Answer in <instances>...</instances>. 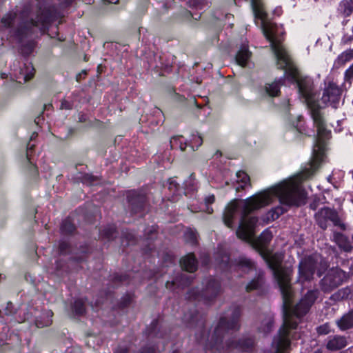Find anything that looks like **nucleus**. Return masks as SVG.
Returning <instances> with one entry per match:
<instances>
[{
    "instance_id": "nucleus-1",
    "label": "nucleus",
    "mask_w": 353,
    "mask_h": 353,
    "mask_svg": "<svg viewBox=\"0 0 353 353\" xmlns=\"http://www.w3.org/2000/svg\"><path fill=\"white\" fill-rule=\"evenodd\" d=\"M263 32L270 43L271 48L276 59L279 69L284 70L283 76L271 83H266L265 91L270 97H276L280 92V88L284 84L285 76L290 72L292 81L296 83L299 94L305 99L310 110L314 125L316 128L312 157L308 172L310 175L315 172L323 161L326 150L327 141L331 137V130L327 129L323 108L319 102L313 99V81L309 77H303L293 68L291 59L281 44V39L278 36L277 28L273 25L263 26Z\"/></svg>"
},
{
    "instance_id": "nucleus-2",
    "label": "nucleus",
    "mask_w": 353,
    "mask_h": 353,
    "mask_svg": "<svg viewBox=\"0 0 353 353\" xmlns=\"http://www.w3.org/2000/svg\"><path fill=\"white\" fill-rule=\"evenodd\" d=\"M279 199L281 205L272 208L267 213L268 221L279 219L292 206H301L305 203L307 193L294 181H284L271 188L256 193L243 200H234L227 205L223 213V221L229 228H233L235 214H240V220L236 234L238 238L250 241L254 235L258 222L255 216L248 215L272 202L273 197Z\"/></svg>"
},
{
    "instance_id": "nucleus-3",
    "label": "nucleus",
    "mask_w": 353,
    "mask_h": 353,
    "mask_svg": "<svg viewBox=\"0 0 353 353\" xmlns=\"http://www.w3.org/2000/svg\"><path fill=\"white\" fill-rule=\"evenodd\" d=\"M274 276L279 285L282 299L283 323L276 335L274 336L272 345L275 353H284L290 346L291 339H296V330L301 319L310 310L319 296V290L311 289L302 296L299 303L292 306L294 291L291 283L293 270L292 267L270 264Z\"/></svg>"
},
{
    "instance_id": "nucleus-4",
    "label": "nucleus",
    "mask_w": 353,
    "mask_h": 353,
    "mask_svg": "<svg viewBox=\"0 0 353 353\" xmlns=\"http://www.w3.org/2000/svg\"><path fill=\"white\" fill-rule=\"evenodd\" d=\"M241 307L232 305L229 307L219 319L214 332L209 339V333L204 327V321L200 320L196 326L199 331L195 333L197 341L200 343L205 342L204 350L215 353L229 349H236L241 352H251L254 347V341L251 337H243L234 340L230 332H237L241 328L240 319Z\"/></svg>"
},
{
    "instance_id": "nucleus-5",
    "label": "nucleus",
    "mask_w": 353,
    "mask_h": 353,
    "mask_svg": "<svg viewBox=\"0 0 353 353\" xmlns=\"http://www.w3.org/2000/svg\"><path fill=\"white\" fill-rule=\"evenodd\" d=\"M53 18L49 14L48 11L43 10L41 16L37 17V20L30 17L29 8H26L18 14L17 12L10 11L6 14L0 21V30L11 28L15 23L18 27L14 34L20 40L28 36L32 32L34 27H37L41 32H45L48 25Z\"/></svg>"
},
{
    "instance_id": "nucleus-6",
    "label": "nucleus",
    "mask_w": 353,
    "mask_h": 353,
    "mask_svg": "<svg viewBox=\"0 0 353 353\" xmlns=\"http://www.w3.org/2000/svg\"><path fill=\"white\" fill-rule=\"evenodd\" d=\"M221 290V285L219 280L209 276L203 280L201 290L193 288L189 290L187 293V299L208 303L215 299L220 294Z\"/></svg>"
},
{
    "instance_id": "nucleus-7",
    "label": "nucleus",
    "mask_w": 353,
    "mask_h": 353,
    "mask_svg": "<svg viewBox=\"0 0 353 353\" xmlns=\"http://www.w3.org/2000/svg\"><path fill=\"white\" fill-rule=\"evenodd\" d=\"M347 279V273L339 268L330 269L319 281V288L324 293H330Z\"/></svg>"
},
{
    "instance_id": "nucleus-8",
    "label": "nucleus",
    "mask_w": 353,
    "mask_h": 353,
    "mask_svg": "<svg viewBox=\"0 0 353 353\" xmlns=\"http://www.w3.org/2000/svg\"><path fill=\"white\" fill-rule=\"evenodd\" d=\"M314 217L316 223L323 230L327 229L329 221L343 230L346 229L345 225L341 222L338 212L328 207L322 208L315 214Z\"/></svg>"
},
{
    "instance_id": "nucleus-9",
    "label": "nucleus",
    "mask_w": 353,
    "mask_h": 353,
    "mask_svg": "<svg viewBox=\"0 0 353 353\" xmlns=\"http://www.w3.org/2000/svg\"><path fill=\"white\" fill-rule=\"evenodd\" d=\"M343 88L339 87L333 81L325 82L321 101L325 105H330L333 108H337L342 94Z\"/></svg>"
},
{
    "instance_id": "nucleus-10",
    "label": "nucleus",
    "mask_w": 353,
    "mask_h": 353,
    "mask_svg": "<svg viewBox=\"0 0 353 353\" xmlns=\"http://www.w3.org/2000/svg\"><path fill=\"white\" fill-rule=\"evenodd\" d=\"M317 267V261L312 256L303 258L298 267V280L300 282L310 281L313 279Z\"/></svg>"
},
{
    "instance_id": "nucleus-11",
    "label": "nucleus",
    "mask_w": 353,
    "mask_h": 353,
    "mask_svg": "<svg viewBox=\"0 0 353 353\" xmlns=\"http://www.w3.org/2000/svg\"><path fill=\"white\" fill-rule=\"evenodd\" d=\"M232 266L238 271H241L243 273L248 274L251 271L255 270L256 263L250 258L245 256L241 255L234 259L232 262Z\"/></svg>"
},
{
    "instance_id": "nucleus-12",
    "label": "nucleus",
    "mask_w": 353,
    "mask_h": 353,
    "mask_svg": "<svg viewBox=\"0 0 353 353\" xmlns=\"http://www.w3.org/2000/svg\"><path fill=\"white\" fill-rule=\"evenodd\" d=\"M325 347L331 352L342 350L347 345V338L344 336H329L325 341Z\"/></svg>"
},
{
    "instance_id": "nucleus-13",
    "label": "nucleus",
    "mask_w": 353,
    "mask_h": 353,
    "mask_svg": "<svg viewBox=\"0 0 353 353\" xmlns=\"http://www.w3.org/2000/svg\"><path fill=\"white\" fill-rule=\"evenodd\" d=\"M266 283L265 272L262 270L256 271L255 276L245 286L247 292L254 290H261L263 289Z\"/></svg>"
},
{
    "instance_id": "nucleus-14",
    "label": "nucleus",
    "mask_w": 353,
    "mask_h": 353,
    "mask_svg": "<svg viewBox=\"0 0 353 353\" xmlns=\"http://www.w3.org/2000/svg\"><path fill=\"white\" fill-rule=\"evenodd\" d=\"M183 270L189 273L194 272L198 268V261L193 253H189L183 256L179 261Z\"/></svg>"
},
{
    "instance_id": "nucleus-15",
    "label": "nucleus",
    "mask_w": 353,
    "mask_h": 353,
    "mask_svg": "<svg viewBox=\"0 0 353 353\" xmlns=\"http://www.w3.org/2000/svg\"><path fill=\"white\" fill-rule=\"evenodd\" d=\"M34 75V68L31 63H26L20 68L18 74L15 77L17 81L20 83H26L30 80Z\"/></svg>"
},
{
    "instance_id": "nucleus-16",
    "label": "nucleus",
    "mask_w": 353,
    "mask_h": 353,
    "mask_svg": "<svg viewBox=\"0 0 353 353\" xmlns=\"http://www.w3.org/2000/svg\"><path fill=\"white\" fill-rule=\"evenodd\" d=\"M353 298V285L346 286L338 290L330 296V300L339 302Z\"/></svg>"
},
{
    "instance_id": "nucleus-17",
    "label": "nucleus",
    "mask_w": 353,
    "mask_h": 353,
    "mask_svg": "<svg viewBox=\"0 0 353 353\" xmlns=\"http://www.w3.org/2000/svg\"><path fill=\"white\" fill-rule=\"evenodd\" d=\"M333 239L334 241L341 250L345 252H352L353 246L352 245V243L347 236L343 233L334 232L333 233Z\"/></svg>"
},
{
    "instance_id": "nucleus-18",
    "label": "nucleus",
    "mask_w": 353,
    "mask_h": 353,
    "mask_svg": "<svg viewBox=\"0 0 353 353\" xmlns=\"http://www.w3.org/2000/svg\"><path fill=\"white\" fill-rule=\"evenodd\" d=\"M251 55L252 52L249 50L248 46L243 44L235 56L236 62L241 67H246Z\"/></svg>"
},
{
    "instance_id": "nucleus-19",
    "label": "nucleus",
    "mask_w": 353,
    "mask_h": 353,
    "mask_svg": "<svg viewBox=\"0 0 353 353\" xmlns=\"http://www.w3.org/2000/svg\"><path fill=\"white\" fill-rule=\"evenodd\" d=\"M129 203L136 212L143 206L145 199V196L138 193L137 191H130L128 195Z\"/></svg>"
},
{
    "instance_id": "nucleus-20",
    "label": "nucleus",
    "mask_w": 353,
    "mask_h": 353,
    "mask_svg": "<svg viewBox=\"0 0 353 353\" xmlns=\"http://www.w3.org/2000/svg\"><path fill=\"white\" fill-rule=\"evenodd\" d=\"M336 323L341 331H345L353 327V310L344 314L336 320Z\"/></svg>"
},
{
    "instance_id": "nucleus-21",
    "label": "nucleus",
    "mask_w": 353,
    "mask_h": 353,
    "mask_svg": "<svg viewBox=\"0 0 353 353\" xmlns=\"http://www.w3.org/2000/svg\"><path fill=\"white\" fill-rule=\"evenodd\" d=\"M274 316L271 314H266L261 319L260 325L257 329L259 332L267 334L272 332L274 327Z\"/></svg>"
},
{
    "instance_id": "nucleus-22",
    "label": "nucleus",
    "mask_w": 353,
    "mask_h": 353,
    "mask_svg": "<svg viewBox=\"0 0 353 353\" xmlns=\"http://www.w3.org/2000/svg\"><path fill=\"white\" fill-rule=\"evenodd\" d=\"M272 234L268 229L265 230L256 240V246L260 249H265L272 239Z\"/></svg>"
},
{
    "instance_id": "nucleus-23",
    "label": "nucleus",
    "mask_w": 353,
    "mask_h": 353,
    "mask_svg": "<svg viewBox=\"0 0 353 353\" xmlns=\"http://www.w3.org/2000/svg\"><path fill=\"white\" fill-rule=\"evenodd\" d=\"M53 312L51 310L44 311L39 317L36 319V325L38 327H43L49 326L51 325L52 320Z\"/></svg>"
},
{
    "instance_id": "nucleus-24",
    "label": "nucleus",
    "mask_w": 353,
    "mask_h": 353,
    "mask_svg": "<svg viewBox=\"0 0 353 353\" xmlns=\"http://www.w3.org/2000/svg\"><path fill=\"white\" fill-rule=\"evenodd\" d=\"M338 12L343 17H349L353 13V0H343L340 2Z\"/></svg>"
},
{
    "instance_id": "nucleus-25",
    "label": "nucleus",
    "mask_w": 353,
    "mask_h": 353,
    "mask_svg": "<svg viewBox=\"0 0 353 353\" xmlns=\"http://www.w3.org/2000/svg\"><path fill=\"white\" fill-rule=\"evenodd\" d=\"M353 59V49H348L338 56L334 61L336 68H339Z\"/></svg>"
},
{
    "instance_id": "nucleus-26",
    "label": "nucleus",
    "mask_w": 353,
    "mask_h": 353,
    "mask_svg": "<svg viewBox=\"0 0 353 353\" xmlns=\"http://www.w3.org/2000/svg\"><path fill=\"white\" fill-rule=\"evenodd\" d=\"M236 176L237 178V182L240 183L237 187H236V190L239 192L241 190H243L244 187L250 183V176L246 172L242 170L238 171Z\"/></svg>"
},
{
    "instance_id": "nucleus-27",
    "label": "nucleus",
    "mask_w": 353,
    "mask_h": 353,
    "mask_svg": "<svg viewBox=\"0 0 353 353\" xmlns=\"http://www.w3.org/2000/svg\"><path fill=\"white\" fill-rule=\"evenodd\" d=\"M353 82V63L344 72V81L342 84L343 90L349 89Z\"/></svg>"
},
{
    "instance_id": "nucleus-28",
    "label": "nucleus",
    "mask_w": 353,
    "mask_h": 353,
    "mask_svg": "<svg viewBox=\"0 0 353 353\" xmlns=\"http://www.w3.org/2000/svg\"><path fill=\"white\" fill-rule=\"evenodd\" d=\"M194 277L187 273L178 274V288L179 286H187L192 283Z\"/></svg>"
},
{
    "instance_id": "nucleus-29",
    "label": "nucleus",
    "mask_w": 353,
    "mask_h": 353,
    "mask_svg": "<svg viewBox=\"0 0 353 353\" xmlns=\"http://www.w3.org/2000/svg\"><path fill=\"white\" fill-rule=\"evenodd\" d=\"M184 241L191 245H195L197 242L196 233L191 229H187L183 234Z\"/></svg>"
},
{
    "instance_id": "nucleus-30",
    "label": "nucleus",
    "mask_w": 353,
    "mask_h": 353,
    "mask_svg": "<svg viewBox=\"0 0 353 353\" xmlns=\"http://www.w3.org/2000/svg\"><path fill=\"white\" fill-rule=\"evenodd\" d=\"M74 311L76 314L81 315L85 311V305L82 299H77L74 303Z\"/></svg>"
},
{
    "instance_id": "nucleus-31",
    "label": "nucleus",
    "mask_w": 353,
    "mask_h": 353,
    "mask_svg": "<svg viewBox=\"0 0 353 353\" xmlns=\"http://www.w3.org/2000/svg\"><path fill=\"white\" fill-rule=\"evenodd\" d=\"M61 230L64 233L70 234L74 230V226L70 220L65 219L61 224Z\"/></svg>"
},
{
    "instance_id": "nucleus-32",
    "label": "nucleus",
    "mask_w": 353,
    "mask_h": 353,
    "mask_svg": "<svg viewBox=\"0 0 353 353\" xmlns=\"http://www.w3.org/2000/svg\"><path fill=\"white\" fill-rule=\"evenodd\" d=\"M316 330L319 335H326L331 332V328L330 324L325 323L316 327Z\"/></svg>"
},
{
    "instance_id": "nucleus-33",
    "label": "nucleus",
    "mask_w": 353,
    "mask_h": 353,
    "mask_svg": "<svg viewBox=\"0 0 353 353\" xmlns=\"http://www.w3.org/2000/svg\"><path fill=\"white\" fill-rule=\"evenodd\" d=\"M115 232L116 230L114 227L108 226V228L103 230V231L101 232V236L108 239H111L114 238Z\"/></svg>"
},
{
    "instance_id": "nucleus-34",
    "label": "nucleus",
    "mask_w": 353,
    "mask_h": 353,
    "mask_svg": "<svg viewBox=\"0 0 353 353\" xmlns=\"http://www.w3.org/2000/svg\"><path fill=\"white\" fill-rule=\"evenodd\" d=\"M215 201V197L214 194L208 195L205 198V203L206 205V211L208 214H212L213 212V209L211 207H209V205L213 203Z\"/></svg>"
},
{
    "instance_id": "nucleus-35",
    "label": "nucleus",
    "mask_w": 353,
    "mask_h": 353,
    "mask_svg": "<svg viewBox=\"0 0 353 353\" xmlns=\"http://www.w3.org/2000/svg\"><path fill=\"white\" fill-rule=\"evenodd\" d=\"M192 143L194 145H190V150L194 151L199 148V146H201L203 143V139L201 136H196L193 138V142Z\"/></svg>"
},
{
    "instance_id": "nucleus-36",
    "label": "nucleus",
    "mask_w": 353,
    "mask_h": 353,
    "mask_svg": "<svg viewBox=\"0 0 353 353\" xmlns=\"http://www.w3.org/2000/svg\"><path fill=\"white\" fill-rule=\"evenodd\" d=\"M34 48V43L29 41L26 46L21 48V52L24 54H29Z\"/></svg>"
},
{
    "instance_id": "nucleus-37",
    "label": "nucleus",
    "mask_w": 353,
    "mask_h": 353,
    "mask_svg": "<svg viewBox=\"0 0 353 353\" xmlns=\"http://www.w3.org/2000/svg\"><path fill=\"white\" fill-rule=\"evenodd\" d=\"M94 181L95 178L90 174H85L83 176V182L88 183V185H94Z\"/></svg>"
},
{
    "instance_id": "nucleus-38",
    "label": "nucleus",
    "mask_w": 353,
    "mask_h": 353,
    "mask_svg": "<svg viewBox=\"0 0 353 353\" xmlns=\"http://www.w3.org/2000/svg\"><path fill=\"white\" fill-rule=\"evenodd\" d=\"M351 30H352L351 34H348L347 33V34H345L344 36L343 37L342 41L344 43H347L353 41V27L351 28Z\"/></svg>"
},
{
    "instance_id": "nucleus-39",
    "label": "nucleus",
    "mask_w": 353,
    "mask_h": 353,
    "mask_svg": "<svg viewBox=\"0 0 353 353\" xmlns=\"http://www.w3.org/2000/svg\"><path fill=\"white\" fill-rule=\"evenodd\" d=\"M72 105L69 101H68L66 100H64L61 102V109L70 110L72 108Z\"/></svg>"
},
{
    "instance_id": "nucleus-40",
    "label": "nucleus",
    "mask_w": 353,
    "mask_h": 353,
    "mask_svg": "<svg viewBox=\"0 0 353 353\" xmlns=\"http://www.w3.org/2000/svg\"><path fill=\"white\" fill-rule=\"evenodd\" d=\"M33 145H30V144H28V150H27V154H26V157H27V159L28 161H30V152L33 149Z\"/></svg>"
},
{
    "instance_id": "nucleus-41",
    "label": "nucleus",
    "mask_w": 353,
    "mask_h": 353,
    "mask_svg": "<svg viewBox=\"0 0 353 353\" xmlns=\"http://www.w3.org/2000/svg\"><path fill=\"white\" fill-rule=\"evenodd\" d=\"M222 261H223V263H224V266H225V268H227V267L228 266V264H229L230 257H229L228 255H225V256L223 258Z\"/></svg>"
},
{
    "instance_id": "nucleus-42",
    "label": "nucleus",
    "mask_w": 353,
    "mask_h": 353,
    "mask_svg": "<svg viewBox=\"0 0 353 353\" xmlns=\"http://www.w3.org/2000/svg\"><path fill=\"white\" fill-rule=\"evenodd\" d=\"M68 247V244L66 243H61L60 244V250L61 252H63L65 250V249L67 248Z\"/></svg>"
},
{
    "instance_id": "nucleus-43",
    "label": "nucleus",
    "mask_w": 353,
    "mask_h": 353,
    "mask_svg": "<svg viewBox=\"0 0 353 353\" xmlns=\"http://www.w3.org/2000/svg\"><path fill=\"white\" fill-rule=\"evenodd\" d=\"M154 348L150 347V348L143 350L141 353H154Z\"/></svg>"
},
{
    "instance_id": "nucleus-44",
    "label": "nucleus",
    "mask_w": 353,
    "mask_h": 353,
    "mask_svg": "<svg viewBox=\"0 0 353 353\" xmlns=\"http://www.w3.org/2000/svg\"><path fill=\"white\" fill-rule=\"evenodd\" d=\"M310 206L311 209L315 210L318 206V203L316 201H314L312 203H311Z\"/></svg>"
},
{
    "instance_id": "nucleus-45",
    "label": "nucleus",
    "mask_w": 353,
    "mask_h": 353,
    "mask_svg": "<svg viewBox=\"0 0 353 353\" xmlns=\"http://www.w3.org/2000/svg\"><path fill=\"white\" fill-rule=\"evenodd\" d=\"M177 99H178V102H179V101H183V100L185 99V97H183V96H181V95H179V94H178Z\"/></svg>"
},
{
    "instance_id": "nucleus-46",
    "label": "nucleus",
    "mask_w": 353,
    "mask_h": 353,
    "mask_svg": "<svg viewBox=\"0 0 353 353\" xmlns=\"http://www.w3.org/2000/svg\"><path fill=\"white\" fill-rule=\"evenodd\" d=\"M296 130H297V131H299V132H300V133H301V134H306V133H305V130H301V129H298V128H296Z\"/></svg>"
},
{
    "instance_id": "nucleus-47",
    "label": "nucleus",
    "mask_w": 353,
    "mask_h": 353,
    "mask_svg": "<svg viewBox=\"0 0 353 353\" xmlns=\"http://www.w3.org/2000/svg\"><path fill=\"white\" fill-rule=\"evenodd\" d=\"M189 183H190V185H191V187L189 188V190H190V191H192V190H194V187H193V185H192V181L190 180V181H189Z\"/></svg>"
},
{
    "instance_id": "nucleus-48",
    "label": "nucleus",
    "mask_w": 353,
    "mask_h": 353,
    "mask_svg": "<svg viewBox=\"0 0 353 353\" xmlns=\"http://www.w3.org/2000/svg\"><path fill=\"white\" fill-rule=\"evenodd\" d=\"M176 185L175 184H173L172 182L170 183V189L172 188H176Z\"/></svg>"
},
{
    "instance_id": "nucleus-49",
    "label": "nucleus",
    "mask_w": 353,
    "mask_h": 353,
    "mask_svg": "<svg viewBox=\"0 0 353 353\" xmlns=\"http://www.w3.org/2000/svg\"><path fill=\"white\" fill-rule=\"evenodd\" d=\"M1 78H3V79L7 78V74H6L5 73H2Z\"/></svg>"
},
{
    "instance_id": "nucleus-50",
    "label": "nucleus",
    "mask_w": 353,
    "mask_h": 353,
    "mask_svg": "<svg viewBox=\"0 0 353 353\" xmlns=\"http://www.w3.org/2000/svg\"><path fill=\"white\" fill-rule=\"evenodd\" d=\"M183 12H184L185 14H189V15L192 16V13H191V12H188V11H187V10H183Z\"/></svg>"
},
{
    "instance_id": "nucleus-51",
    "label": "nucleus",
    "mask_w": 353,
    "mask_h": 353,
    "mask_svg": "<svg viewBox=\"0 0 353 353\" xmlns=\"http://www.w3.org/2000/svg\"><path fill=\"white\" fill-rule=\"evenodd\" d=\"M12 303H8V306H7V309H8L10 306H12Z\"/></svg>"
},
{
    "instance_id": "nucleus-52",
    "label": "nucleus",
    "mask_w": 353,
    "mask_h": 353,
    "mask_svg": "<svg viewBox=\"0 0 353 353\" xmlns=\"http://www.w3.org/2000/svg\"><path fill=\"white\" fill-rule=\"evenodd\" d=\"M180 148L181 150H185V148H183L181 145H180Z\"/></svg>"
},
{
    "instance_id": "nucleus-53",
    "label": "nucleus",
    "mask_w": 353,
    "mask_h": 353,
    "mask_svg": "<svg viewBox=\"0 0 353 353\" xmlns=\"http://www.w3.org/2000/svg\"><path fill=\"white\" fill-rule=\"evenodd\" d=\"M3 279V276H2L1 274H0V281H1V279Z\"/></svg>"
},
{
    "instance_id": "nucleus-54",
    "label": "nucleus",
    "mask_w": 353,
    "mask_h": 353,
    "mask_svg": "<svg viewBox=\"0 0 353 353\" xmlns=\"http://www.w3.org/2000/svg\"><path fill=\"white\" fill-rule=\"evenodd\" d=\"M350 173L352 174V177L353 179V170L350 172Z\"/></svg>"
},
{
    "instance_id": "nucleus-55",
    "label": "nucleus",
    "mask_w": 353,
    "mask_h": 353,
    "mask_svg": "<svg viewBox=\"0 0 353 353\" xmlns=\"http://www.w3.org/2000/svg\"><path fill=\"white\" fill-rule=\"evenodd\" d=\"M318 276H321V274L319 272H318Z\"/></svg>"
},
{
    "instance_id": "nucleus-56",
    "label": "nucleus",
    "mask_w": 353,
    "mask_h": 353,
    "mask_svg": "<svg viewBox=\"0 0 353 353\" xmlns=\"http://www.w3.org/2000/svg\"><path fill=\"white\" fill-rule=\"evenodd\" d=\"M237 1H238V0H234V3H235V4H237Z\"/></svg>"
},
{
    "instance_id": "nucleus-57",
    "label": "nucleus",
    "mask_w": 353,
    "mask_h": 353,
    "mask_svg": "<svg viewBox=\"0 0 353 353\" xmlns=\"http://www.w3.org/2000/svg\"><path fill=\"white\" fill-rule=\"evenodd\" d=\"M352 241H353V234H352Z\"/></svg>"
}]
</instances>
